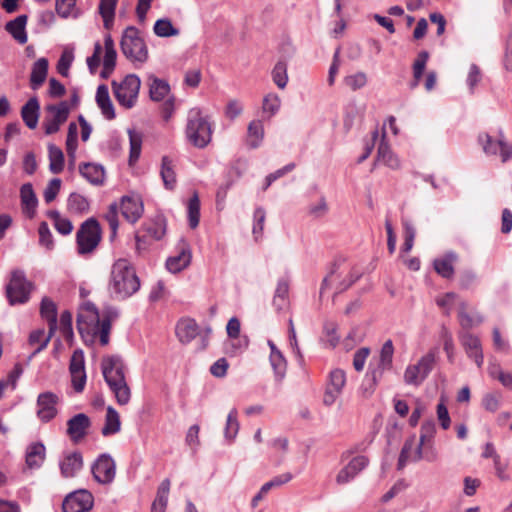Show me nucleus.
Listing matches in <instances>:
<instances>
[{
  "label": "nucleus",
  "mask_w": 512,
  "mask_h": 512,
  "mask_svg": "<svg viewBox=\"0 0 512 512\" xmlns=\"http://www.w3.org/2000/svg\"><path fill=\"white\" fill-rule=\"evenodd\" d=\"M50 116L43 121V127L47 135L54 134L59 131L60 126L66 122L69 116L70 108L66 101H61L57 105H49L47 107Z\"/></svg>",
  "instance_id": "ddd939ff"
},
{
  "label": "nucleus",
  "mask_w": 512,
  "mask_h": 512,
  "mask_svg": "<svg viewBox=\"0 0 512 512\" xmlns=\"http://www.w3.org/2000/svg\"><path fill=\"white\" fill-rule=\"evenodd\" d=\"M269 362L274 373L276 383H282L287 372V361L284 355L269 356Z\"/></svg>",
  "instance_id": "37998d69"
},
{
  "label": "nucleus",
  "mask_w": 512,
  "mask_h": 512,
  "mask_svg": "<svg viewBox=\"0 0 512 512\" xmlns=\"http://www.w3.org/2000/svg\"><path fill=\"white\" fill-rule=\"evenodd\" d=\"M199 334V326L194 319L184 318L176 325V335L181 343H190Z\"/></svg>",
  "instance_id": "b1692460"
},
{
  "label": "nucleus",
  "mask_w": 512,
  "mask_h": 512,
  "mask_svg": "<svg viewBox=\"0 0 512 512\" xmlns=\"http://www.w3.org/2000/svg\"><path fill=\"white\" fill-rule=\"evenodd\" d=\"M93 478L100 484H110L116 474V465L109 454H101L92 464Z\"/></svg>",
  "instance_id": "4468645a"
},
{
  "label": "nucleus",
  "mask_w": 512,
  "mask_h": 512,
  "mask_svg": "<svg viewBox=\"0 0 512 512\" xmlns=\"http://www.w3.org/2000/svg\"><path fill=\"white\" fill-rule=\"evenodd\" d=\"M140 286L134 267L126 259H118L112 265L107 290L113 300L123 301L130 298Z\"/></svg>",
  "instance_id": "f03ea898"
},
{
  "label": "nucleus",
  "mask_w": 512,
  "mask_h": 512,
  "mask_svg": "<svg viewBox=\"0 0 512 512\" xmlns=\"http://www.w3.org/2000/svg\"><path fill=\"white\" fill-rule=\"evenodd\" d=\"M78 129L74 122H71L68 126L67 138H66V150L70 157H74L77 145H78Z\"/></svg>",
  "instance_id": "4d7b16f0"
},
{
  "label": "nucleus",
  "mask_w": 512,
  "mask_h": 512,
  "mask_svg": "<svg viewBox=\"0 0 512 512\" xmlns=\"http://www.w3.org/2000/svg\"><path fill=\"white\" fill-rule=\"evenodd\" d=\"M377 161L382 162L391 169H398L400 167L399 159L391 151L390 146L385 141V132L383 133L382 140L380 141L378 146Z\"/></svg>",
  "instance_id": "72a5a7b5"
},
{
  "label": "nucleus",
  "mask_w": 512,
  "mask_h": 512,
  "mask_svg": "<svg viewBox=\"0 0 512 512\" xmlns=\"http://www.w3.org/2000/svg\"><path fill=\"white\" fill-rule=\"evenodd\" d=\"M238 411L236 408L231 409L227 416L226 425L224 428V437L228 441H233L239 431V422H238Z\"/></svg>",
  "instance_id": "8fccbe9b"
},
{
  "label": "nucleus",
  "mask_w": 512,
  "mask_h": 512,
  "mask_svg": "<svg viewBox=\"0 0 512 512\" xmlns=\"http://www.w3.org/2000/svg\"><path fill=\"white\" fill-rule=\"evenodd\" d=\"M118 308L106 305L101 311L92 302H86L80 308L77 315V328L82 337L85 334L92 338L98 336L100 344L109 343L111 323L119 317Z\"/></svg>",
  "instance_id": "f257e3e1"
},
{
  "label": "nucleus",
  "mask_w": 512,
  "mask_h": 512,
  "mask_svg": "<svg viewBox=\"0 0 512 512\" xmlns=\"http://www.w3.org/2000/svg\"><path fill=\"white\" fill-rule=\"evenodd\" d=\"M125 368L123 359L118 355L106 356L101 362L104 380L119 405H126L131 399V390L126 381Z\"/></svg>",
  "instance_id": "7ed1b4c3"
},
{
  "label": "nucleus",
  "mask_w": 512,
  "mask_h": 512,
  "mask_svg": "<svg viewBox=\"0 0 512 512\" xmlns=\"http://www.w3.org/2000/svg\"><path fill=\"white\" fill-rule=\"evenodd\" d=\"M121 428L119 413L109 406L106 411L105 423L102 427L101 433L103 436H110L118 433Z\"/></svg>",
  "instance_id": "e433bc0d"
},
{
  "label": "nucleus",
  "mask_w": 512,
  "mask_h": 512,
  "mask_svg": "<svg viewBox=\"0 0 512 512\" xmlns=\"http://www.w3.org/2000/svg\"><path fill=\"white\" fill-rule=\"evenodd\" d=\"M33 284L27 280L23 270H14L6 285V297L10 305L24 304L30 299Z\"/></svg>",
  "instance_id": "6e6552de"
},
{
  "label": "nucleus",
  "mask_w": 512,
  "mask_h": 512,
  "mask_svg": "<svg viewBox=\"0 0 512 512\" xmlns=\"http://www.w3.org/2000/svg\"><path fill=\"white\" fill-rule=\"evenodd\" d=\"M117 3L118 0H100L99 14L103 19V26L107 30L113 27Z\"/></svg>",
  "instance_id": "4c0bfd02"
},
{
  "label": "nucleus",
  "mask_w": 512,
  "mask_h": 512,
  "mask_svg": "<svg viewBox=\"0 0 512 512\" xmlns=\"http://www.w3.org/2000/svg\"><path fill=\"white\" fill-rule=\"evenodd\" d=\"M96 103L106 119L112 120L115 118L114 106L110 99L108 87L105 84H101L97 88Z\"/></svg>",
  "instance_id": "7c9ffc66"
},
{
  "label": "nucleus",
  "mask_w": 512,
  "mask_h": 512,
  "mask_svg": "<svg viewBox=\"0 0 512 512\" xmlns=\"http://www.w3.org/2000/svg\"><path fill=\"white\" fill-rule=\"evenodd\" d=\"M27 15H19L5 25V30L20 44H25L28 40L26 33Z\"/></svg>",
  "instance_id": "cd10ccee"
},
{
  "label": "nucleus",
  "mask_w": 512,
  "mask_h": 512,
  "mask_svg": "<svg viewBox=\"0 0 512 512\" xmlns=\"http://www.w3.org/2000/svg\"><path fill=\"white\" fill-rule=\"evenodd\" d=\"M79 172L90 184L100 186L104 183L105 171L103 166L95 163H82Z\"/></svg>",
  "instance_id": "a878e982"
},
{
  "label": "nucleus",
  "mask_w": 512,
  "mask_h": 512,
  "mask_svg": "<svg viewBox=\"0 0 512 512\" xmlns=\"http://www.w3.org/2000/svg\"><path fill=\"white\" fill-rule=\"evenodd\" d=\"M85 371V361H84V353L81 349H77L73 352L70 365L69 372L70 373H78Z\"/></svg>",
  "instance_id": "0e129e2a"
},
{
  "label": "nucleus",
  "mask_w": 512,
  "mask_h": 512,
  "mask_svg": "<svg viewBox=\"0 0 512 512\" xmlns=\"http://www.w3.org/2000/svg\"><path fill=\"white\" fill-rule=\"evenodd\" d=\"M120 48L124 56L130 61L144 63L148 59V49L139 30L133 26L127 27L120 41Z\"/></svg>",
  "instance_id": "39448f33"
},
{
  "label": "nucleus",
  "mask_w": 512,
  "mask_h": 512,
  "mask_svg": "<svg viewBox=\"0 0 512 512\" xmlns=\"http://www.w3.org/2000/svg\"><path fill=\"white\" fill-rule=\"evenodd\" d=\"M346 383V374L342 369H334L329 374V382L327 387L335 392H342Z\"/></svg>",
  "instance_id": "6e6d98bb"
},
{
  "label": "nucleus",
  "mask_w": 512,
  "mask_h": 512,
  "mask_svg": "<svg viewBox=\"0 0 512 512\" xmlns=\"http://www.w3.org/2000/svg\"><path fill=\"white\" fill-rule=\"evenodd\" d=\"M118 210H119L118 203L113 202L109 205L108 210L104 216L105 220L108 222V225L110 228V235H109L110 241H113L117 236V231H118V227H119Z\"/></svg>",
  "instance_id": "09e8293b"
},
{
  "label": "nucleus",
  "mask_w": 512,
  "mask_h": 512,
  "mask_svg": "<svg viewBox=\"0 0 512 512\" xmlns=\"http://www.w3.org/2000/svg\"><path fill=\"white\" fill-rule=\"evenodd\" d=\"M40 315L42 319L47 321L49 332L47 337L40 344V346L34 350L31 357L35 356L36 354H38L47 347L51 337L57 330V306L55 302L51 300L49 297L42 298L40 304Z\"/></svg>",
  "instance_id": "9b49d317"
},
{
  "label": "nucleus",
  "mask_w": 512,
  "mask_h": 512,
  "mask_svg": "<svg viewBox=\"0 0 512 512\" xmlns=\"http://www.w3.org/2000/svg\"><path fill=\"white\" fill-rule=\"evenodd\" d=\"M369 464V459L364 455L352 458L336 475V483L345 485L356 478Z\"/></svg>",
  "instance_id": "f3484780"
},
{
  "label": "nucleus",
  "mask_w": 512,
  "mask_h": 512,
  "mask_svg": "<svg viewBox=\"0 0 512 512\" xmlns=\"http://www.w3.org/2000/svg\"><path fill=\"white\" fill-rule=\"evenodd\" d=\"M170 491V480L164 479L157 489L156 497L151 506V512H165Z\"/></svg>",
  "instance_id": "c9c22d12"
},
{
  "label": "nucleus",
  "mask_w": 512,
  "mask_h": 512,
  "mask_svg": "<svg viewBox=\"0 0 512 512\" xmlns=\"http://www.w3.org/2000/svg\"><path fill=\"white\" fill-rule=\"evenodd\" d=\"M59 403V397L53 392L46 391L40 393L37 397V417L43 423H48L53 420L57 414V404Z\"/></svg>",
  "instance_id": "2eb2a0df"
},
{
  "label": "nucleus",
  "mask_w": 512,
  "mask_h": 512,
  "mask_svg": "<svg viewBox=\"0 0 512 512\" xmlns=\"http://www.w3.org/2000/svg\"><path fill=\"white\" fill-rule=\"evenodd\" d=\"M394 355V346L392 340L388 339L382 345L380 351V359L378 368L371 371L368 375L371 376L374 383L377 382L383 374V371L388 370L392 367V360Z\"/></svg>",
  "instance_id": "412c9836"
},
{
  "label": "nucleus",
  "mask_w": 512,
  "mask_h": 512,
  "mask_svg": "<svg viewBox=\"0 0 512 512\" xmlns=\"http://www.w3.org/2000/svg\"><path fill=\"white\" fill-rule=\"evenodd\" d=\"M101 238L102 230L99 222L93 217L85 220L76 232L78 254L92 253L99 245Z\"/></svg>",
  "instance_id": "423d86ee"
},
{
  "label": "nucleus",
  "mask_w": 512,
  "mask_h": 512,
  "mask_svg": "<svg viewBox=\"0 0 512 512\" xmlns=\"http://www.w3.org/2000/svg\"><path fill=\"white\" fill-rule=\"evenodd\" d=\"M272 79L278 88L284 89L288 82L287 63L285 61H278L272 69Z\"/></svg>",
  "instance_id": "603ef678"
},
{
  "label": "nucleus",
  "mask_w": 512,
  "mask_h": 512,
  "mask_svg": "<svg viewBox=\"0 0 512 512\" xmlns=\"http://www.w3.org/2000/svg\"><path fill=\"white\" fill-rule=\"evenodd\" d=\"M82 467L83 457L80 452L70 453L60 462L61 474L65 478L74 477Z\"/></svg>",
  "instance_id": "c85d7f7f"
},
{
  "label": "nucleus",
  "mask_w": 512,
  "mask_h": 512,
  "mask_svg": "<svg viewBox=\"0 0 512 512\" xmlns=\"http://www.w3.org/2000/svg\"><path fill=\"white\" fill-rule=\"evenodd\" d=\"M264 138V127L260 120H253L247 129V145L251 149L258 148Z\"/></svg>",
  "instance_id": "58836bf2"
},
{
  "label": "nucleus",
  "mask_w": 512,
  "mask_h": 512,
  "mask_svg": "<svg viewBox=\"0 0 512 512\" xmlns=\"http://www.w3.org/2000/svg\"><path fill=\"white\" fill-rule=\"evenodd\" d=\"M61 179L53 178L44 190L43 196L46 203H50L55 200L57 194L60 191Z\"/></svg>",
  "instance_id": "774afa93"
},
{
  "label": "nucleus",
  "mask_w": 512,
  "mask_h": 512,
  "mask_svg": "<svg viewBox=\"0 0 512 512\" xmlns=\"http://www.w3.org/2000/svg\"><path fill=\"white\" fill-rule=\"evenodd\" d=\"M141 86L136 74H128L120 83L112 82L114 96L119 105L130 109L135 106Z\"/></svg>",
  "instance_id": "0eeeda50"
},
{
  "label": "nucleus",
  "mask_w": 512,
  "mask_h": 512,
  "mask_svg": "<svg viewBox=\"0 0 512 512\" xmlns=\"http://www.w3.org/2000/svg\"><path fill=\"white\" fill-rule=\"evenodd\" d=\"M67 207L72 213L83 214L89 210V202L86 197L74 192L68 197Z\"/></svg>",
  "instance_id": "a18cd8bd"
},
{
  "label": "nucleus",
  "mask_w": 512,
  "mask_h": 512,
  "mask_svg": "<svg viewBox=\"0 0 512 512\" xmlns=\"http://www.w3.org/2000/svg\"><path fill=\"white\" fill-rule=\"evenodd\" d=\"M458 319L463 329H471L483 322V317L480 314L469 315L466 311V303L462 302L458 311Z\"/></svg>",
  "instance_id": "c03bdc74"
},
{
  "label": "nucleus",
  "mask_w": 512,
  "mask_h": 512,
  "mask_svg": "<svg viewBox=\"0 0 512 512\" xmlns=\"http://www.w3.org/2000/svg\"><path fill=\"white\" fill-rule=\"evenodd\" d=\"M253 218H254V224H253L252 232L255 235V237H257V235L262 234L263 229H264V223H265V219H266L265 209L263 207H257L254 211Z\"/></svg>",
  "instance_id": "338daca9"
},
{
  "label": "nucleus",
  "mask_w": 512,
  "mask_h": 512,
  "mask_svg": "<svg viewBox=\"0 0 512 512\" xmlns=\"http://www.w3.org/2000/svg\"><path fill=\"white\" fill-rule=\"evenodd\" d=\"M49 169L52 173L58 174L63 171L64 168V154L62 150L54 144H49Z\"/></svg>",
  "instance_id": "79ce46f5"
},
{
  "label": "nucleus",
  "mask_w": 512,
  "mask_h": 512,
  "mask_svg": "<svg viewBox=\"0 0 512 512\" xmlns=\"http://www.w3.org/2000/svg\"><path fill=\"white\" fill-rule=\"evenodd\" d=\"M128 135L130 142L129 162L130 164H132L136 162L140 157L142 147V136L140 133L131 129L128 130Z\"/></svg>",
  "instance_id": "864d4df0"
},
{
  "label": "nucleus",
  "mask_w": 512,
  "mask_h": 512,
  "mask_svg": "<svg viewBox=\"0 0 512 512\" xmlns=\"http://www.w3.org/2000/svg\"><path fill=\"white\" fill-rule=\"evenodd\" d=\"M436 432V425L433 420L424 421L421 425L420 438L416 446V459L424 458L423 447L427 442H430Z\"/></svg>",
  "instance_id": "f704fd0d"
},
{
  "label": "nucleus",
  "mask_w": 512,
  "mask_h": 512,
  "mask_svg": "<svg viewBox=\"0 0 512 512\" xmlns=\"http://www.w3.org/2000/svg\"><path fill=\"white\" fill-rule=\"evenodd\" d=\"M149 96L152 101L159 102L163 100L170 92V85L167 81L157 78L154 75L149 76Z\"/></svg>",
  "instance_id": "473e14b6"
},
{
  "label": "nucleus",
  "mask_w": 512,
  "mask_h": 512,
  "mask_svg": "<svg viewBox=\"0 0 512 512\" xmlns=\"http://www.w3.org/2000/svg\"><path fill=\"white\" fill-rule=\"evenodd\" d=\"M75 5L76 0H56L55 8L58 15L62 18L76 17L77 15L74 13Z\"/></svg>",
  "instance_id": "052dcab7"
},
{
  "label": "nucleus",
  "mask_w": 512,
  "mask_h": 512,
  "mask_svg": "<svg viewBox=\"0 0 512 512\" xmlns=\"http://www.w3.org/2000/svg\"><path fill=\"white\" fill-rule=\"evenodd\" d=\"M94 497L88 490L80 489L68 494L62 503L63 512H87L92 509Z\"/></svg>",
  "instance_id": "f8f14e48"
},
{
  "label": "nucleus",
  "mask_w": 512,
  "mask_h": 512,
  "mask_svg": "<svg viewBox=\"0 0 512 512\" xmlns=\"http://www.w3.org/2000/svg\"><path fill=\"white\" fill-rule=\"evenodd\" d=\"M460 341L467 356L473 359L476 365L480 368L484 361L480 339L469 332H465L460 335Z\"/></svg>",
  "instance_id": "aec40b11"
},
{
  "label": "nucleus",
  "mask_w": 512,
  "mask_h": 512,
  "mask_svg": "<svg viewBox=\"0 0 512 512\" xmlns=\"http://www.w3.org/2000/svg\"><path fill=\"white\" fill-rule=\"evenodd\" d=\"M185 133L188 141L197 148H204L211 141V125L200 109L189 110Z\"/></svg>",
  "instance_id": "20e7f679"
},
{
  "label": "nucleus",
  "mask_w": 512,
  "mask_h": 512,
  "mask_svg": "<svg viewBox=\"0 0 512 512\" xmlns=\"http://www.w3.org/2000/svg\"><path fill=\"white\" fill-rule=\"evenodd\" d=\"M118 205L122 216L131 224L136 223L144 213L142 198L137 194L122 196Z\"/></svg>",
  "instance_id": "dca6fc26"
},
{
  "label": "nucleus",
  "mask_w": 512,
  "mask_h": 512,
  "mask_svg": "<svg viewBox=\"0 0 512 512\" xmlns=\"http://www.w3.org/2000/svg\"><path fill=\"white\" fill-rule=\"evenodd\" d=\"M457 260L458 255L453 251H448L442 257L433 261V267L441 277L451 279L455 273L454 263Z\"/></svg>",
  "instance_id": "5701e85b"
},
{
  "label": "nucleus",
  "mask_w": 512,
  "mask_h": 512,
  "mask_svg": "<svg viewBox=\"0 0 512 512\" xmlns=\"http://www.w3.org/2000/svg\"><path fill=\"white\" fill-rule=\"evenodd\" d=\"M154 33L158 37L167 38L179 35V29L175 28L168 18L158 19L153 27Z\"/></svg>",
  "instance_id": "49530a36"
},
{
  "label": "nucleus",
  "mask_w": 512,
  "mask_h": 512,
  "mask_svg": "<svg viewBox=\"0 0 512 512\" xmlns=\"http://www.w3.org/2000/svg\"><path fill=\"white\" fill-rule=\"evenodd\" d=\"M289 283L285 278L279 279L275 294L273 297V305L279 311L286 307L288 303Z\"/></svg>",
  "instance_id": "a19ab883"
},
{
  "label": "nucleus",
  "mask_w": 512,
  "mask_h": 512,
  "mask_svg": "<svg viewBox=\"0 0 512 512\" xmlns=\"http://www.w3.org/2000/svg\"><path fill=\"white\" fill-rule=\"evenodd\" d=\"M166 219L162 216L156 217L146 228L149 236L155 240H161L166 234Z\"/></svg>",
  "instance_id": "5fc2aeb1"
},
{
  "label": "nucleus",
  "mask_w": 512,
  "mask_h": 512,
  "mask_svg": "<svg viewBox=\"0 0 512 512\" xmlns=\"http://www.w3.org/2000/svg\"><path fill=\"white\" fill-rule=\"evenodd\" d=\"M428 58H429V53L427 51H421L418 54V56L413 64V77L415 78V80L421 79V77L424 73Z\"/></svg>",
  "instance_id": "69168bd1"
},
{
  "label": "nucleus",
  "mask_w": 512,
  "mask_h": 512,
  "mask_svg": "<svg viewBox=\"0 0 512 512\" xmlns=\"http://www.w3.org/2000/svg\"><path fill=\"white\" fill-rule=\"evenodd\" d=\"M160 175L165 188L173 190L176 185V174L174 171L173 161L168 156L162 157Z\"/></svg>",
  "instance_id": "ea45409f"
},
{
  "label": "nucleus",
  "mask_w": 512,
  "mask_h": 512,
  "mask_svg": "<svg viewBox=\"0 0 512 512\" xmlns=\"http://www.w3.org/2000/svg\"><path fill=\"white\" fill-rule=\"evenodd\" d=\"M478 141L486 155H500L503 163L512 159V145L505 140V136L499 131L498 136L482 133Z\"/></svg>",
  "instance_id": "9d476101"
},
{
  "label": "nucleus",
  "mask_w": 512,
  "mask_h": 512,
  "mask_svg": "<svg viewBox=\"0 0 512 512\" xmlns=\"http://www.w3.org/2000/svg\"><path fill=\"white\" fill-rule=\"evenodd\" d=\"M40 104L36 96L31 97L21 109V117L29 129H35L39 119Z\"/></svg>",
  "instance_id": "c756f323"
},
{
  "label": "nucleus",
  "mask_w": 512,
  "mask_h": 512,
  "mask_svg": "<svg viewBox=\"0 0 512 512\" xmlns=\"http://www.w3.org/2000/svg\"><path fill=\"white\" fill-rule=\"evenodd\" d=\"M48 65V60L44 57L34 62L30 74L31 89L37 90L45 82L48 74Z\"/></svg>",
  "instance_id": "2f4dec72"
},
{
  "label": "nucleus",
  "mask_w": 512,
  "mask_h": 512,
  "mask_svg": "<svg viewBox=\"0 0 512 512\" xmlns=\"http://www.w3.org/2000/svg\"><path fill=\"white\" fill-rule=\"evenodd\" d=\"M39 233V244L45 247L47 250L54 248V240L49 226L46 222H41L38 228Z\"/></svg>",
  "instance_id": "13d9d810"
},
{
  "label": "nucleus",
  "mask_w": 512,
  "mask_h": 512,
  "mask_svg": "<svg viewBox=\"0 0 512 512\" xmlns=\"http://www.w3.org/2000/svg\"><path fill=\"white\" fill-rule=\"evenodd\" d=\"M20 199L23 213L32 219L36 214L38 199L31 183H25L20 188Z\"/></svg>",
  "instance_id": "4be33fe9"
},
{
  "label": "nucleus",
  "mask_w": 512,
  "mask_h": 512,
  "mask_svg": "<svg viewBox=\"0 0 512 512\" xmlns=\"http://www.w3.org/2000/svg\"><path fill=\"white\" fill-rule=\"evenodd\" d=\"M187 214L189 227L195 229L200 221V200L197 193H194L188 201Z\"/></svg>",
  "instance_id": "de8ad7c7"
},
{
  "label": "nucleus",
  "mask_w": 512,
  "mask_h": 512,
  "mask_svg": "<svg viewBox=\"0 0 512 512\" xmlns=\"http://www.w3.org/2000/svg\"><path fill=\"white\" fill-rule=\"evenodd\" d=\"M501 397L500 392L486 393L482 398L483 408L489 412L497 411L500 407Z\"/></svg>",
  "instance_id": "680f3d73"
},
{
  "label": "nucleus",
  "mask_w": 512,
  "mask_h": 512,
  "mask_svg": "<svg viewBox=\"0 0 512 512\" xmlns=\"http://www.w3.org/2000/svg\"><path fill=\"white\" fill-rule=\"evenodd\" d=\"M436 363V354L429 351L417 363L410 364L404 372V382L415 387L420 386L432 372Z\"/></svg>",
  "instance_id": "1a4fd4ad"
},
{
  "label": "nucleus",
  "mask_w": 512,
  "mask_h": 512,
  "mask_svg": "<svg viewBox=\"0 0 512 512\" xmlns=\"http://www.w3.org/2000/svg\"><path fill=\"white\" fill-rule=\"evenodd\" d=\"M344 82L352 91H357L366 86L367 76L364 72H357L346 76Z\"/></svg>",
  "instance_id": "bf43d9fd"
},
{
  "label": "nucleus",
  "mask_w": 512,
  "mask_h": 512,
  "mask_svg": "<svg viewBox=\"0 0 512 512\" xmlns=\"http://www.w3.org/2000/svg\"><path fill=\"white\" fill-rule=\"evenodd\" d=\"M416 435L413 434L409 436L400 451L398 462H397V470L401 471L407 465L408 462H418L422 458L416 459Z\"/></svg>",
  "instance_id": "bb28decb"
},
{
  "label": "nucleus",
  "mask_w": 512,
  "mask_h": 512,
  "mask_svg": "<svg viewBox=\"0 0 512 512\" xmlns=\"http://www.w3.org/2000/svg\"><path fill=\"white\" fill-rule=\"evenodd\" d=\"M191 250L189 245L181 240L177 255L166 260V268L171 273H178L187 268L191 262Z\"/></svg>",
  "instance_id": "6ab92c4d"
},
{
  "label": "nucleus",
  "mask_w": 512,
  "mask_h": 512,
  "mask_svg": "<svg viewBox=\"0 0 512 512\" xmlns=\"http://www.w3.org/2000/svg\"><path fill=\"white\" fill-rule=\"evenodd\" d=\"M104 49L105 54L103 58V66H106L107 68L115 67L117 52L115 49L114 40L110 34H106L104 37Z\"/></svg>",
  "instance_id": "3c124183"
},
{
  "label": "nucleus",
  "mask_w": 512,
  "mask_h": 512,
  "mask_svg": "<svg viewBox=\"0 0 512 512\" xmlns=\"http://www.w3.org/2000/svg\"><path fill=\"white\" fill-rule=\"evenodd\" d=\"M403 226H404V243L402 245V251L407 253L412 249V247L414 245L416 229L414 228L413 224H411L408 221H405L403 223Z\"/></svg>",
  "instance_id": "e2e57ef3"
},
{
  "label": "nucleus",
  "mask_w": 512,
  "mask_h": 512,
  "mask_svg": "<svg viewBox=\"0 0 512 512\" xmlns=\"http://www.w3.org/2000/svg\"><path fill=\"white\" fill-rule=\"evenodd\" d=\"M90 426L91 421L86 414H76L67 421V434L73 442L78 443L86 436Z\"/></svg>",
  "instance_id": "a211bd4d"
},
{
  "label": "nucleus",
  "mask_w": 512,
  "mask_h": 512,
  "mask_svg": "<svg viewBox=\"0 0 512 512\" xmlns=\"http://www.w3.org/2000/svg\"><path fill=\"white\" fill-rule=\"evenodd\" d=\"M46 456V448L41 442L31 443L26 449L25 463L29 469L42 466Z\"/></svg>",
  "instance_id": "393cba45"
}]
</instances>
